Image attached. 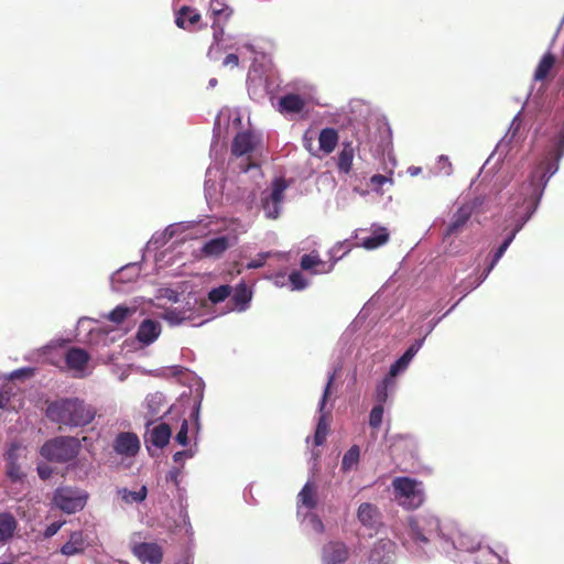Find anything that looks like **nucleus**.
Segmentation results:
<instances>
[{
    "mask_svg": "<svg viewBox=\"0 0 564 564\" xmlns=\"http://www.w3.org/2000/svg\"><path fill=\"white\" fill-rule=\"evenodd\" d=\"M86 547V541L82 531H75L69 540L61 547V553L65 556H73L82 553Z\"/></svg>",
    "mask_w": 564,
    "mask_h": 564,
    "instance_id": "28",
    "label": "nucleus"
},
{
    "mask_svg": "<svg viewBox=\"0 0 564 564\" xmlns=\"http://www.w3.org/2000/svg\"><path fill=\"white\" fill-rule=\"evenodd\" d=\"M348 558V549L341 542H329L323 547V564H344Z\"/></svg>",
    "mask_w": 564,
    "mask_h": 564,
    "instance_id": "17",
    "label": "nucleus"
},
{
    "mask_svg": "<svg viewBox=\"0 0 564 564\" xmlns=\"http://www.w3.org/2000/svg\"><path fill=\"white\" fill-rule=\"evenodd\" d=\"M118 496L128 505L141 503L148 496L147 486H141L138 490H129L128 488H119Z\"/></svg>",
    "mask_w": 564,
    "mask_h": 564,
    "instance_id": "33",
    "label": "nucleus"
},
{
    "mask_svg": "<svg viewBox=\"0 0 564 564\" xmlns=\"http://www.w3.org/2000/svg\"><path fill=\"white\" fill-rule=\"evenodd\" d=\"M326 440V436L315 431L314 443L316 446H321Z\"/></svg>",
    "mask_w": 564,
    "mask_h": 564,
    "instance_id": "60",
    "label": "nucleus"
},
{
    "mask_svg": "<svg viewBox=\"0 0 564 564\" xmlns=\"http://www.w3.org/2000/svg\"><path fill=\"white\" fill-rule=\"evenodd\" d=\"M185 227L186 226L183 223L174 224V225H170L169 227L165 228V230H163L161 232H155L149 240V242L147 245V249L150 250L152 248H154V249L160 248L161 246L165 245L167 242V240L173 238L178 232V230H181Z\"/></svg>",
    "mask_w": 564,
    "mask_h": 564,
    "instance_id": "26",
    "label": "nucleus"
},
{
    "mask_svg": "<svg viewBox=\"0 0 564 564\" xmlns=\"http://www.w3.org/2000/svg\"><path fill=\"white\" fill-rule=\"evenodd\" d=\"M181 468L178 467H174L172 468L167 475H166V479L169 481H173L174 484H177L178 482V477L181 476Z\"/></svg>",
    "mask_w": 564,
    "mask_h": 564,
    "instance_id": "59",
    "label": "nucleus"
},
{
    "mask_svg": "<svg viewBox=\"0 0 564 564\" xmlns=\"http://www.w3.org/2000/svg\"><path fill=\"white\" fill-rule=\"evenodd\" d=\"M436 173L449 176L453 173L452 163L446 155H440L435 165Z\"/></svg>",
    "mask_w": 564,
    "mask_h": 564,
    "instance_id": "47",
    "label": "nucleus"
},
{
    "mask_svg": "<svg viewBox=\"0 0 564 564\" xmlns=\"http://www.w3.org/2000/svg\"><path fill=\"white\" fill-rule=\"evenodd\" d=\"M138 300H133L128 304L117 305L107 315H104V317L117 326H121L138 312Z\"/></svg>",
    "mask_w": 564,
    "mask_h": 564,
    "instance_id": "19",
    "label": "nucleus"
},
{
    "mask_svg": "<svg viewBox=\"0 0 564 564\" xmlns=\"http://www.w3.org/2000/svg\"><path fill=\"white\" fill-rule=\"evenodd\" d=\"M232 240L226 236L216 237L209 239L202 247V253L205 257L218 258L221 256L230 246Z\"/></svg>",
    "mask_w": 564,
    "mask_h": 564,
    "instance_id": "24",
    "label": "nucleus"
},
{
    "mask_svg": "<svg viewBox=\"0 0 564 564\" xmlns=\"http://www.w3.org/2000/svg\"><path fill=\"white\" fill-rule=\"evenodd\" d=\"M306 104V99L296 94H286L278 101V110L284 116L300 113Z\"/></svg>",
    "mask_w": 564,
    "mask_h": 564,
    "instance_id": "22",
    "label": "nucleus"
},
{
    "mask_svg": "<svg viewBox=\"0 0 564 564\" xmlns=\"http://www.w3.org/2000/svg\"><path fill=\"white\" fill-rule=\"evenodd\" d=\"M257 145V138L250 132L238 133L231 145L232 154L242 156L250 153Z\"/></svg>",
    "mask_w": 564,
    "mask_h": 564,
    "instance_id": "23",
    "label": "nucleus"
},
{
    "mask_svg": "<svg viewBox=\"0 0 564 564\" xmlns=\"http://www.w3.org/2000/svg\"><path fill=\"white\" fill-rule=\"evenodd\" d=\"M163 400L162 393H153L147 397V404L150 408L153 415L159 414V410L154 408L155 404H160Z\"/></svg>",
    "mask_w": 564,
    "mask_h": 564,
    "instance_id": "51",
    "label": "nucleus"
},
{
    "mask_svg": "<svg viewBox=\"0 0 564 564\" xmlns=\"http://www.w3.org/2000/svg\"><path fill=\"white\" fill-rule=\"evenodd\" d=\"M394 500L404 509L421 507L425 500L424 486L410 477H395L391 482Z\"/></svg>",
    "mask_w": 564,
    "mask_h": 564,
    "instance_id": "5",
    "label": "nucleus"
},
{
    "mask_svg": "<svg viewBox=\"0 0 564 564\" xmlns=\"http://www.w3.org/2000/svg\"><path fill=\"white\" fill-rule=\"evenodd\" d=\"M357 517L365 527L373 528L378 523L379 511L376 506L364 502L358 508Z\"/></svg>",
    "mask_w": 564,
    "mask_h": 564,
    "instance_id": "30",
    "label": "nucleus"
},
{
    "mask_svg": "<svg viewBox=\"0 0 564 564\" xmlns=\"http://www.w3.org/2000/svg\"><path fill=\"white\" fill-rule=\"evenodd\" d=\"M17 529V521L10 513L0 514V542L8 541Z\"/></svg>",
    "mask_w": 564,
    "mask_h": 564,
    "instance_id": "36",
    "label": "nucleus"
},
{
    "mask_svg": "<svg viewBox=\"0 0 564 564\" xmlns=\"http://www.w3.org/2000/svg\"><path fill=\"white\" fill-rule=\"evenodd\" d=\"M171 429L166 423H160L148 431L147 442L156 448H163L171 438Z\"/></svg>",
    "mask_w": 564,
    "mask_h": 564,
    "instance_id": "25",
    "label": "nucleus"
},
{
    "mask_svg": "<svg viewBox=\"0 0 564 564\" xmlns=\"http://www.w3.org/2000/svg\"><path fill=\"white\" fill-rule=\"evenodd\" d=\"M383 405L377 404L372 408L369 415V425L372 429H379L383 420Z\"/></svg>",
    "mask_w": 564,
    "mask_h": 564,
    "instance_id": "46",
    "label": "nucleus"
},
{
    "mask_svg": "<svg viewBox=\"0 0 564 564\" xmlns=\"http://www.w3.org/2000/svg\"><path fill=\"white\" fill-rule=\"evenodd\" d=\"M293 291H301L308 286V280L300 271H293L289 276Z\"/></svg>",
    "mask_w": 564,
    "mask_h": 564,
    "instance_id": "44",
    "label": "nucleus"
},
{
    "mask_svg": "<svg viewBox=\"0 0 564 564\" xmlns=\"http://www.w3.org/2000/svg\"><path fill=\"white\" fill-rule=\"evenodd\" d=\"M238 63H239V57H238V55H237V54H235V53H230V54H228V55L224 58V61H223V65H224V66H232V67H235V66H238Z\"/></svg>",
    "mask_w": 564,
    "mask_h": 564,
    "instance_id": "58",
    "label": "nucleus"
},
{
    "mask_svg": "<svg viewBox=\"0 0 564 564\" xmlns=\"http://www.w3.org/2000/svg\"><path fill=\"white\" fill-rule=\"evenodd\" d=\"M88 500V494L77 487H58L53 494L54 506L65 513L82 511Z\"/></svg>",
    "mask_w": 564,
    "mask_h": 564,
    "instance_id": "7",
    "label": "nucleus"
},
{
    "mask_svg": "<svg viewBox=\"0 0 564 564\" xmlns=\"http://www.w3.org/2000/svg\"><path fill=\"white\" fill-rule=\"evenodd\" d=\"M395 544L388 539H380L370 551L369 564H394Z\"/></svg>",
    "mask_w": 564,
    "mask_h": 564,
    "instance_id": "12",
    "label": "nucleus"
},
{
    "mask_svg": "<svg viewBox=\"0 0 564 564\" xmlns=\"http://www.w3.org/2000/svg\"><path fill=\"white\" fill-rule=\"evenodd\" d=\"M132 552L143 564H160L163 558L162 549L156 543H137L132 546Z\"/></svg>",
    "mask_w": 564,
    "mask_h": 564,
    "instance_id": "15",
    "label": "nucleus"
},
{
    "mask_svg": "<svg viewBox=\"0 0 564 564\" xmlns=\"http://www.w3.org/2000/svg\"><path fill=\"white\" fill-rule=\"evenodd\" d=\"M286 187L288 184L284 178H275L271 191L262 193V209L267 218L275 219L279 217Z\"/></svg>",
    "mask_w": 564,
    "mask_h": 564,
    "instance_id": "9",
    "label": "nucleus"
},
{
    "mask_svg": "<svg viewBox=\"0 0 564 564\" xmlns=\"http://www.w3.org/2000/svg\"><path fill=\"white\" fill-rule=\"evenodd\" d=\"M139 272L140 268L137 263L122 267L111 275L112 289L117 292H123L124 289L120 284L133 282L138 278Z\"/></svg>",
    "mask_w": 564,
    "mask_h": 564,
    "instance_id": "21",
    "label": "nucleus"
},
{
    "mask_svg": "<svg viewBox=\"0 0 564 564\" xmlns=\"http://www.w3.org/2000/svg\"><path fill=\"white\" fill-rule=\"evenodd\" d=\"M474 564H498L500 557L489 547H478Z\"/></svg>",
    "mask_w": 564,
    "mask_h": 564,
    "instance_id": "39",
    "label": "nucleus"
},
{
    "mask_svg": "<svg viewBox=\"0 0 564 564\" xmlns=\"http://www.w3.org/2000/svg\"><path fill=\"white\" fill-rule=\"evenodd\" d=\"M424 338L415 340L408 349L397 360L394 361L389 369L388 377L394 380V378L406 370L410 362L414 358V356L417 354V351L423 346Z\"/></svg>",
    "mask_w": 564,
    "mask_h": 564,
    "instance_id": "16",
    "label": "nucleus"
},
{
    "mask_svg": "<svg viewBox=\"0 0 564 564\" xmlns=\"http://www.w3.org/2000/svg\"><path fill=\"white\" fill-rule=\"evenodd\" d=\"M7 476L14 482L21 481L24 478V473L21 470L19 463L7 464Z\"/></svg>",
    "mask_w": 564,
    "mask_h": 564,
    "instance_id": "48",
    "label": "nucleus"
},
{
    "mask_svg": "<svg viewBox=\"0 0 564 564\" xmlns=\"http://www.w3.org/2000/svg\"><path fill=\"white\" fill-rule=\"evenodd\" d=\"M36 470H37L39 477L43 480L48 479L53 473L52 468L46 464L37 465Z\"/></svg>",
    "mask_w": 564,
    "mask_h": 564,
    "instance_id": "56",
    "label": "nucleus"
},
{
    "mask_svg": "<svg viewBox=\"0 0 564 564\" xmlns=\"http://www.w3.org/2000/svg\"><path fill=\"white\" fill-rule=\"evenodd\" d=\"M336 371H333L328 375L327 383L324 388L322 399L318 403V422L316 426V432L322 433L323 435L327 436L328 433V424H327V416L329 415L333 403L327 409L326 403L328 398L332 395V388L335 381Z\"/></svg>",
    "mask_w": 564,
    "mask_h": 564,
    "instance_id": "14",
    "label": "nucleus"
},
{
    "mask_svg": "<svg viewBox=\"0 0 564 564\" xmlns=\"http://www.w3.org/2000/svg\"><path fill=\"white\" fill-rule=\"evenodd\" d=\"M360 449L357 445L351 446L344 455L341 460V469L344 471L351 470L359 462Z\"/></svg>",
    "mask_w": 564,
    "mask_h": 564,
    "instance_id": "40",
    "label": "nucleus"
},
{
    "mask_svg": "<svg viewBox=\"0 0 564 564\" xmlns=\"http://www.w3.org/2000/svg\"><path fill=\"white\" fill-rule=\"evenodd\" d=\"M31 373L32 370L29 369V368H25V369H20V370H15L13 371L11 375H10V378L14 379V378H19L21 373Z\"/></svg>",
    "mask_w": 564,
    "mask_h": 564,
    "instance_id": "62",
    "label": "nucleus"
},
{
    "mask_svg": "<svg viewBox=\"0 0 564 564\" xmlns=\"http://www.w3.org/2000/svg\"><path fill=\"white\" fill-rule=\"evenodd\" d=\"M554 65L555 56L552 55L551 53H545L535 68L533 79L535 82L544 80L551 74V70L553 69Z\"/></svg>",
    "mask_w": 564,
    "mask_h": 564,
    "instance_id": "32",
    "label": "nucleus"
},
{
    "mask_svg": "<svg viewBox=\"0 0 564 564\" xmlns=\"http://www.w3.org/2000/svg\"><path fill=\"white\" fill-rule=\"evenodd\" d=\"M231 293V288L229 285H220L218 288L212 289L208 293V300L213 304H218L224 302Z\"/></svg>",
    "mask_w": 564,
    "mask_h": 564,
    "instance_id": "42",
    "label": "nucleus"
},
{
    "mask_svg": "<svg viewBox=\"0 0 564 564\" xmlns=\"http://www.w3.org/2000/svg\"><path fill=\"white\" fill-rule=\"evenodd\" d=\"M112 448L121 457H134L140 451V440L133 432H120L112 443Z\"/></svg>",
    "mask_w": 564,
    "mask_h": 564,
    "instance_id": "11",
    "label": "nucleus"
},
{
    "mask_svg": "<svg viewBox=\"0 0 564 564\" xmlns=\"http://www.w3.org/2000/svg\"><path fill=\"white\" fill-rule=\"evenodd\" d=\"M395 387V380H392L388 376L383 378V380L376 388V401L378 404L383 405L387 402L389 394L393 391Z\"/></svg>",
    "mask_w": 564,
    "mask_h": 564,
    "instance_id": "38",
    "label": "nucleus"
},
{
    "mask_svg": "<svg viewBox=\"0 0 564 564\" xmlns=\"http://www.w3.org/2000/svg\"><path fill=\"white\" fill-rule=\"evenodd\" d=\"M477 202L463 204L453 215L452 220L446 229V236H451L460 230L470 218Z\"/></svg>",
    "mask_w": 564,
    "mask_h": 564,
    "instance_id": "20",
    "label": "nucleus"
},
{
    "mask_svg": "<svg viewBox=\"0 0 564 564\" xmlns=\"http://www.w3.org/2000/svg\"><path fill=\"white\" fill-rule=\"evenodd\" d=\"M188 423L186 420H184L182 422V425H181V429L180 431L177 432L176 436H175V441L181 445V446H186L188 444Z\"/></svg>",
    "mask_w": 564,
    "mask_h": 564,
    "instance_id": "49",
    "label": "nucleus"
},
{
    "mask_svg": "<svg viewBox=\"0 0 564 564\" xmlns=\"http://www.w3.org/2000/svg\"><path fill=\"white\" fill-rule=\"evenodd\" d=\"M90 322L97 323V321L89 318V317L79 318L78 319V329L80 330L82 328H85V325Z\"/></svg>",
    "mask_w": 564,
    "mask_h": 564,
    "instance_id": "61",
    "label": "nucleus"
},
{
    "mask_svg": "<svg viewBox=\"0 0 564 564\" xmlns=\"http://www.w3.org/2000/svg\"><path fill=\"white\" fill-rule=\"evenodd\" d=\"M149 303L160 310L158 317L170 327L202 326L214 318L207 312L206 299L198 296L196 292L185 293L172 288H161Z\"/></svg>",
    "mask_w": 564,
    "mask_h": 564,
    "instance_id": "2",
    "label": "nucleus"
},
{
    "mask_svg": "<svg viewBox=\"0 0 564 564\" xmlns=\"http://www.w3.org/2000/svg\"><path fill=\"white\" fill-rule=\"evenodd\" d=\"M270 256L269 252H262L259 253L254 259L250 260L247 264L248 269H258L261 268L267 258Z\"/></svg>",
    "mask_w": 564,
    "mask_h": 564,
    "instance_id": "52",
    "label": "nucleus"
},
{
    "mask_svg": "<svg viewBox=\"0 0 564 564\" xmlns=\"http://www.w3.org/2000/svg\"><path fill=\"white\" fill-rule=\"evenodd\" d=\"M356 138H357V141L358 143L361 145L364 143H367L369 140L364 135L361 134L360 132H357L356 134Z\"/></svg>",
    "mask_w": 564,
    "mask_h": 564,
    "instance_id": "64",
    "label": "nucleus"
},
{
    "mask_svg": "<svg viewBox=\"0 0 564 564\" xmlns=\"http://www.w3.org/2000/svg\"><path fill=\"white\" fill-rule=\"evenodd\" d=\"M370 183L371 185L373 186V188L377 191V192H380V189L382 188V186L387 183H392V178L391 177H388L386 175H381V174H376L373 176H371L370 178Z\"/></svg>",
    "mask_w": 564,
    "mask_h": 564,
    "instance_id": "50",
    "label": "nucleus"
},
{
    "mask_svg": "<svg viewBox=\"0 0 564 564\" xmlns=\"http://www.w3.org/2000/svg\"><path fill=\"white\" fill-rule=\"evenodd\" d=\"M304 147L310 151L312 152V145H313V139L312 138H308L307 134L304 135Z\"/></svg>",
    "mask_w": 564,
    "mask_h": 564,
    "instance_id": "63",
    "label": "nucleus"
},
{
    "mask_svg": "<svg viewBox=\"0 0 564 564\" xmlns=\"http://www.w3.org/2000/svg\"><path fill=\"white\" fill-rule=\"evenodd\" d=\"M50 421L68 427H82L90 424L96 410L79 398H65L50 403L46 408Z\"/></svg>",
    "mask_w": 564,
    "mask_h": 564,
    "instance_id": "4",
    "label": "nucleus"
},
{
    "mask_svg": "<svg viewBox=\"0 0 564 564\" xmlns=\"http://www.w3.org/2000/svg\"><path fill=\"white\" fill-rule=\"evenodd\" d=\"M162 327L158 321L147 318L141 322L137 330V339L145 346L153 344L161 335Z\"/></svg>",
    "mask_w": 564,
    "mask_h": 564,
    "instance_id": "18",
    "label": "nucleus"
},
{
    "mask_svg": "<svg viewBox=\"0 0 564 564\" xmlns=\"http://www.w3.org/2000/svg\"><path fill=\"white\" fill-rule=\"evenodd\" d=\"M318 486L308 479L297 495V517H302L305 512H311L316 508L318 502Z\"/></svg>",
    "mask_w": 564,
    "mask_h": 564,
    "instance_id": "13",
    "label": "nucleus"
},
{
    "mask_svg": "<svg viewBox=\"0 0 564 564\" xmlns=\"http://www.w3.org/2000/svg\"><path fill=\"white\" fill-rule=\"evenodd\" d=\"M64 522L63 521H56V522H53L51 523L50 525L46 527V529L44 530L43 532V536L45 539H50L52 536H54L59 530L61 528L63 527Z\"/></svg>",
    "mask_w": 564,
    "mask_h": 564,
    "instance_id": "54",
    "label": "nucleus"
},
{
    "mask_svg": "<svg viewBox=\"0 0 564 564\" xmlns=\"http://www.w3.org/2000/svg\"><path fill=\"white\" fill-rule=\"evenodd\" d=\"M195 455V451L192 448L176 452L173 455V459L177 464H182L185 459L192 458Z\"/></svg>",
    "mask_w": 564,
    "mask_h": 564,
    "instance_id": "55",
    "label": "nucleus"
},
{
    "mask_svg": "<svg viewBox=\"0 0 564 564\" xmlns=\"http://www.w3.org/2000/svg\"><path fill=\"white\" fill-rule=\"evenodd\" d=\"M355 149L351 143H344L338 154L337 166L340 172L348 173L352 165Z\"/></svg>",
    "mask_w": 564,
    "mask_h": 564,
    "instance_id": "37",
    "label": "nucleus"
},
{
    "mask_svg": "<svg viewBox=\"0 0 564 564\" xmlns=\"http://www.w3.org/2000/svg\"><path fill=\"white\" fill-rule=\"evenodd\" d=\"M301 521L303 524H305L308 529L314 531L315 533H323L324 532V524L322 520L312 512H305L302 514Z\"/></svg>",
    "mask_w": 564,
    "mask_h": 564,
    "instance_id": "41",
    "label": "nucleus"
},
{
    "mask_svg": "<svg viewBox=\"0 0 564 564\" xmlns=\"http://www.w3.org/2000/svg\"><path fill=\"white\" fill-rule=\"evenodd\" d=\"M520 112L513 118L506 135L500 140L497 145V150L501 153L505 152L508 145L517 138V134L521 127Z\"/></svg>",
    "mask_w": 564,
    "mask_h": 564,
    "instance_id": "35",
    "label": "nucleus"
},
{
    "mask_svg": "<svg viewBox=\"0 0 564 564\" xmlns=\"http://www.w3.org/2000/svg\"><path fill=\"white\" fill-rule=\"evenodd\" d=\"M218 170L214 167H208L206 171L205 195L207 199H212L217 194L215 182L212 178L213 176H216Z\"/></svg>",
    "mask_w": 564,
    "mask_h": 564,
    "instance_id": "43",
    "label": "nucleus"
},
{
    "mask_svg": "<svg viewBox=\"0 0 564 564\" xmlns=\"http://www.w3.org/2000/svg\"><path fill=\"white\" fill-rule=\"evenodd\" d=\"M20 449H21V446L17 443H13L10 445V447L7 452V464L18 463Z\"/></svg>",
    "mask_w": 564,
    "mask_h": 564,
    "instance_id": "53",
    "label": "nucleus"
},
{
    "mask_svg": "<svg viewBox=\"0 0 564 564\" xmlns=\"http://www.w3.org/2000/svg\"><path fill=\"white\" fill-rule=\"evenodd\" d=\"M389 240V232L384 227H376L371 234L361 239V247L367 250L377 249L386 245Z\"/></svg>",
    "mask_w": 564,
    "mask_h": 564,
    "instance_id": "27",
    "label": "nucleus"
},
{
    "mask_svg": "<svg viewBox=\"0 0 564 564\" xmlns=\"http://www.w3.org/2000/svg\"><path fill=\"white\" fill-rule=\"evenodd\" d=\"M200 20V14L196 9L183 7L176 15L175 23L181 29H192Z\"/></svg>",
    "mask_w": 564,
    "mask_h": 564,
    "instance_id": "29",
    "label": "nucleus"
},
{
    "mask_svg": "<svg viewBox=\"0 0 564 564\" xmlns=\"http://www.w3.org/2000/svg\"><path fill=\"white\" fill-rule=\"evenodd\" d=\"M82 449V442L75 436H56L46 441L40 448V455L48 462L66 464L78 479L88 476L91 465L84 458L76 459Z\"/></svg>",
    "mask_w": 564,
    "mask_h": 564,
    "instance_id": "3",
    "label": "nucleus"
},
{
    "mask_svg": "<svg viewBox=\"0 0 564 564\" xmlns=\"http://www.w3.org/2000/svg\"><path fill=\"white\" fill-rule=\"evenodd\" d=\"M344 248L343 243H338L333 247L329 251L330 262L323 261L316 252L304 254L301 258V268L306 271H312L313 274H325L333 271L335 263L347 252L343 251L341 254L337 256L340 249Z\"/></svg>",
    "mask_w": 564,
    "mask_h": 564,
    "instance_id": "8",
    "label": "nucleus"
},
{
    "mask_svg": "<svg viewBox=\"0 0 564 564\" xmlns=\"http://www.w3.org/2000/svg\"><path fill=\"white\" fill-rule=\"evenodd\" d=\"M503 254L505 251L498 248L484 274L470 286V289H476L486 280L488 274L491 272V270L495 268V265L498 263V261L502 258Z\"/></svg>",
    "mask_w": 564,
    "mask_h": 564,
    "instance_id": "45",
    "label": "nucleus"
},
{
    "mask_svg": "<svg viewBox=\"0 0 564 564\" xmlns=\"http://www.w3.org/2000/svg\"><path fill=\"white\" fill-rule=\"evenodd\" d=\"M11 400V393L8 390H0V410L7 409Z\"/></svg>",
    "mask_w": 564,
    "mask_h": 564,
    "instance_id": "57",
    "label": "nucleus"
},
{
    "mask_svg": "<svg viewBox=\"0 0 564 564\" xmlns=\"http://www.w3.org/2000/svg\"><path fill=\"white\" fill-rule=\"evenodd\" d=\"M403 545L416 557L431 556L438 549L445 554L453 551L474 552L480 541L463 531L455 521L440 520L427 513L409 518L403 533Z\"/></svg>",
    "mask_w": 564,
    "mask_h": 564,
    "instance_id": "1",
    "label": "nucleus"
},
{
    "mask_svg": "<svg viewBox=\"0 0 564 564\" xmlns=\"http://www.w3.org/2000/svg\"><path fill=\"white\" fill-rule=\"evenodd\" d=\"M209 11L217 19V21L213 23L214 44L210 46L208 51V56L212 59H217L218 54L221 50H227L231 47L225 43L226 40L224 37V29L219 24V22L227 21L232 14V10L225 3L224 0H210Z\"/></svg>",
    "mask_w": 564,
    "mask_h": 564,
    "instance_id": "6",
    "label": "nucleus"
},
{
    "mask_svg": "<svg viewBox=\"0 0 564 564\" xmlns=\"http://www.w3.org/2000/svg\"><path fill=\"white\" fill-rule=\"evenodd\" d=\"M89 360V355L82 348H72L65 355L66 367L76 378H84L90 373Z\"/></svg>",
    "mask_w": 564,
    "mask_h": 564,
    "instance_id": "10",
    "label": "nucleus"
},
{
    "mask_svg": "<svg viewBox=\"0 0 564 564\" xmlns=\"http://www.w3.org/2000/svg\"><path fill=\"white\" fill-rule=\"evenodd\" d=\"M338 142L337 131L333 128H325L321 131L318 137L319 149L326 153H332Z\"/></svg>",
    "mask_w": 564,
    "mask_h": 564,
    "instance_id": "31",
    "label": "nucleus"
},
{
    "mask_svg": "<svg viewBox=\"0 0 564 564\" xmlns=\"http://www.w3.org/2000/svg\"><path fill=\"white\" fill-rule=\"evenodd\" d=\"M252 293L251 291L245 285L240 284L234 292L232 301L235 303V308L238 312H243L248 308L249 303L251 301Z\"/></svg>",
    "mask_w": 564,
    "mask_h": 564,
    "instance_id": "34",
    "label": "nucleus"
}]
</instances>
